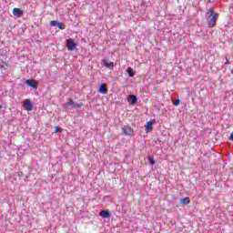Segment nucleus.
Listing matches in <instances>:
<instances>
[{"label": "nucleus", "mask_w": 233, "mask_h": 233, "mask_svg": "<svg viewBox=\"0 0 233 233\" xmlns=\"http://www.w3.org/2000/svg\"><path fill=\"white\" fill-rule=\"evenodd\" d=\"M58 22L59 21H57V20H52V21H50L49 25H50V26H57Z\"/></svg>", "instance_id": "obj_21"}, {"label": "nucleus", "mask_w": 233, "mask_h": 233, "mask_svg": "<svg viewBox=\"0 0 233 233\" xmlns=\"http://www.w3.org/2000/svg\"><path fill=\"white\" fill-rule=\"evenodd\" d=\"M173 105L175 106H179V105H181V100L179 98L173 100Z\"/></svg>", "instance_id": "obj_19"}, {"label": "nucleus", "mask_w": 233, "mask_h": 233, "mask_svg": "<svg viewBox=\"0 0 233 233\" xmlns=\"http://www.w3.org/2000/svg\"><path fill=\"white\" fill-rule=\"evenodd\" d=\"M24 11L21 8L15 7L13 9V15L15 17H23Z\"/></svg>", "instance_id": "obj_10"}, {"label": "nucleus", "mask_w": 233, "mask_h": 233, "mask_svg": "<svg viewBox=\"0 0 233 233\" xmlns=\"http://www.w3.org/2000/svg\"><path fill=\"white\" fill-rule=\"evenodd\" d=\"M66 48L69 52H74L77 48V43H76L74 38H68L66 40Z\"/></svg>", "instance_id": "obj_2"}, {"label": "nucleus", "mask_w": 233, "mask_h": 233, "mask_svg": "<svg viewBox=\"0 0 233 233\" xmlns=\"http://www.w3.org/2000/svg\"><path fill=\"white\" fill-rule=\"evenodd\" d=\"M226 65H230V62L228 61V58H227Z\"/></svg>", "instance_id": "obj_23"}, {"label": "nucleus", "mask_w": 233, "mask_h": 233, "mask_svg": "<svg viewBox=\"0 0 233 233\" xmlns=\"http://www.w3.org/2000/svg\"><path fill=\"white\" fill-rule=\"evenodd\" d=\"M171 225H176V221L170 220Z\"/></svg>", "instance_id": "obj_22"}, {"label": "nucleus", "mask_w": 233, "mask_h": 233, "mask_svg": "<svg viewBox=\"0 0 233 233\" xmlns=\"http://www.w3.org/2000/svg\"><path fill=\"white\" fill-rule=\"evenodd\" d=\"M147 159L151 167H154V165H156V160L154 159V156H148Z\"/></svg>", "instance_id": "obj_17"}, {"label": "nucleus", "mask_w": 233, "mask_h": 233, "mask_svg": "<svg viewBox=\"0 0 233 233\" xmlns=\"http://www.w3.org/2000/svg\"><path fill=\"white\" fill-rule=\"evenodd\" d=\"M216 0H208V3H214Z\"/></svg>", "instance_id": "obj_24"}, {"label": "nucleus", "mask_w": 233, "mask_h": 233, "mask_svg": "<svg viewBox=\"0 0 233 233\" xmlns=\"http://www.w3.org/2000/svg\"><path fill=\"white\" fill-rule=\"evenodd\" d=\"M0 70L2 73L6 72V70H8V64L3 60L0 61Z\"/></svg>", "instance_id": "obj_13"}, {"label": "nucleus", "mask_w": 233, "mask_h": 233, "mask_svg": "<svg viewBox=\"0 0 233 233\" xmlns=\"http://www.w3.org/2000/svg\"><path fill=\"white\" fill-rule=\"evenodd\" d=\"M180 204L181 205H189L190 204V198L188 197H186L184 198H180Z\"/></svg>", "instance_id": "obj_15"}, {"label": "nucleus", "mask_w": 233, "mask_h": 233, "mask_svg": "<svg viewBox=\"0 0 233 233\" xmlns=\"http://www.w3.org/2000/svg\"><path fill=\"white\" fill-rule=\"evenodd\" d=\"M56 26L59 28V30H65V24L63 22H58Z\"/></svg>", "instance_id": "obj_20"}, {"label": "nucleus", "mask_w": 233, "mask_h": 233, "mask_svg": "<svg viewBox=\"0 0 233 233\" xmlns=\"http://www.w3.org/2000/svg\"><path fill=\"white\" fill-rule=\"evenodd\" d=\"M84 106L85 104L82 102L77 104L74 101V99L68 98L67 102L64 104V108L65 110L68 111V110H74V108H81Z\"/></svg>", "instance_id": "obj_1"}, {"label": "nucleus", "mask_w": 233, "mask_h": 233, "mask_svg": "<svg viewBox=\"0 0 233 233\" xmlns=\"http://www.w3.org/2000/svg\"><path fill=\"white\" fill-rule=\"evenodd\" d=\"M99 216H100V218H103L104 219H106V218H110V216H111L110 210H108V209H102L99 212Z\"/></svg>", "instance_id": "obj_9"}, {"label": "nucleus", "mask_w": 233, "mask_h": 233, "mask_svg": "<svg viewBox=\"0 0 233 233\" xmlns=\"http://www.w3.org/2000/svg\"><path fill=\"white\" fill-rule=\"evenodd\" d=\"M103 66H106V68H114V62H108L106 59L102 60Z\"/></svg>", "instance_id": "obj_12"}, {"label": "nucleus", "mask_w": 233, "mask_h": 233, "mask_svg": "<svg viewBox=\"0 0 233 233\" xmlns=\"http://www.w3.org/2000/svg\"><path fill=\"white\" fill-rule=\"evenodd\" d=\"M134 134V128L130 126H124L121 128V135L126 137H130Z\"/></svg>", "instance_id": "obj_3"}, {"label": "nucleus", "mask_w": 233, "mask_h": 233, "mask_svg": "<svg viewBox=\"0 0 233 233\" xmlns=\"http://www.w3.org/2000/svg\"><path fill=\"white\" fill-rule=\"evenodd\" d=\"M63 132V128L61 127L56 126L55 127V134H61Z\"/></svg>", "instance_id": "obj_18"}, {"label": "nucleus", "mask_w": 233, "mask_h": 233, "mask_svg": "<svg viewBox=\"0 0 233 233\" xmlns=\"http://www.w3.org/2000/svg\"><path fill=\"white\" fill-rule=\"evenodd\" d=\"M214 7H210L209 9H208L207 11V16L208 17H212V15H214Z\"/></svg>", "instance_id": "obj_16"}, {"label": "nucleus", "mask_w": 233, "mask_h": 233, "mask_svg": "<svg viewBox=\"0 0 233 233\" xmlns=\"http://www.w3.org/2000/svg\"><path fill=\"white\" fill-rule=\"evenodd\" d=\"M127 101L130 103V105L134 106L137 104L138 98L136 96V95H129L127 96Z\"/></svg>", "instance_id": "obj_8"}, {"label": "nucleus", "mask_w": 233, "mask_h": 233, "mask_svg": "<svg viewBox=\"0 0 233 233\" xmlns=\"http://www.w3.org/2000/svg\"><path fill=\"white\" fill-rule=\"evenodd\" d=\"M24 108L27 110V112H32V110H34V104H32V100H24Z\"/></svg>", "instance_id": "obj_5"}, {"label": "nucleus", "mask_w": 233, "mask_h": 233, "mask_svg": "<svg viewBox=\"0 0 233 233\" xmlns=\"http://www.w3.org/2000/svg\"><path fill=\"white\" fill-rule=\"evenodd\" d=\"M25 85L27 86H30L34 90H37V81H35V79H27V80H25Z\"/></svg>", "instance_id": "obj_7"}, {"label": "nucleus", "mask_w": 233, "mask_h": 233, "mask_svg": "<svg viewBox=\"0 0 233 233\" xmlns=\"http://www.w3.org/2000/svg\"><path fill=\"white\" fill-rule=\"evenodd\" d=\"M99 94H103L104 96L108 94V89H106V84L103 83L98 87Z\"/></svg>", "instance_id": "obj_11"}, {"label": "nucleus", "mask_w": 233, "mask_h": 233, "mask_svg": "<svg viewBox=\"0 0 233 233\" xmlns=\"http://www.w3.org/2000/svg\"><path fill=\"white\" fill-rule=\"evenodd\" d=\"M156 120H150L148 122H147L146 126H145V132L146 134H148L149 132H152V130H154V122Z\"/></svg>", "instance_id": "obj_6"}, {"label": "nucleus", "mask_w": 233, "mask_h": 233, "mask_svg": "<svg viewBox=\"0 0 233 233\" xmlns=\"http://www.w3.org/2000/svg\"><path fill=\"white\" fill-rule=\"evenodd\" d=\"M209 17H210V19L208 20V25L209 28H214V26H216V21H218V19L219 17V13H215L214 15H212Z\"/></svg>", "instance_id": "obj_4"}, {"label": "nucleus", "mask_w": 233, "mask_h": 233, "mask_svg": "<svg viewBox=\"0 0 233 233\" xmlns=\"http://www.w3.org/2000/svg\"><path fill=\"white\" fill-rule=\"evenodd\" d=\"M127 72L129 77H134V76H136V71H134L132 67H127Z\"/></svg>", "instance_id": "obj_14"}, {"label": "nucleus", "mask_w": 233, "mask_h": 233, "mask_svg": "<svg viewBox=\"0 0 233 233\" xmlns=\"http://www.w3.org/2000/svg\"><path fill=\"white\" fill-rule=\"evenodd\" d=\"M1 108H3V105L0 104V110H1Z\"/></svg>", "instance_id": "obj_25"}]
</instances>
